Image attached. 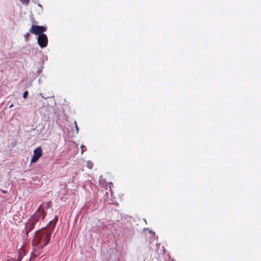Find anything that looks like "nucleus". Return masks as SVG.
Returning a JSON list of instances; mask_svg holds the SVG:
<instances>
[{
    "label": "nucleus",
    "instance_id": "f257e3e1",
    "mask_svg": "<svg viewBox=\"0 0 261 261\" xmlns=\"http://www.w3.org/2000/svg\"><path fill=\"white\" fill-rule=\"evenodd\" d=\"M52 231V229H42L36 232L32 241L33 251L36 256L39 255L43 248L48 244Z\"/></svg>",
    "mask_w": 261,
    "mask_h": 261
},
{
    "label": "nucleus",
    "instance_id": "f03ea898",
    "mask_svg": "<svg viewBox=\"0 0 261 261\" xmlns=\"http://www.w3.org/2000/svg\"><path fill=\"white\" fill-rule=\"evenodd\" d=\"M46 31V28L43 26L32 25L29 30L30 33L35 34L36 35H40L43 34Z\"/></svg>",
    "mask_w": 261,
    "mask_h": 261
},
{
    "label": "nucleus",
    "instance_id": "7ed1b4c3",
    "mask_svg": "<svg viewBox=\"0 0 261 261\" xmlns=\"http://www.w3.org/2000/svg\"><path fill=\"white\" fill-rule=\"evenodd\" d=\"M45 217L44 211L42 206H40L34 214L31 217V219L36 220L37 222L40 218H44Z\"/></svg>",
    "mask_w": 261,
    "mask_h": 261
},
{
    "label": "nucleus",
    "instance_id": "20e7f679",
    "mask_svg": "<svg viewBox=\"0 0 261 261\" xmlns=\"http://www.w3.org/2000/svg\"><path fill=\"white\" fill-rule=\"evenodd\" d=\"M37 42L41 48H44L47 45L48 39L47 36L45 34H40L38 36Z\"/></svg>",
    "mask_w": 261,
    "mask_h": 261
},
{
    "label": "nucleus",
    "instance_id": "39448f33",
    "mask_svg": "<svg viewBox=\"0 0 261 261\" xmlns=\"http://www.w3.org/2000/svg\"><path fill=\"white\" fill-rule=\"evenodd\" d=\"M42 155V150L41 147H38L34 149L33 151V156L31 161V163H36Z\"/></svg>",
    "mask_w": 261,
    "mask_h": 261
},
{
    "label": "nucleus",
    "instance_id": "423d86ee",
    "mask_svg": "<svg viewBox=\"0 0 261 261\" xmlns=\"http://www.w3.org/2000/svg\"><path fill=\"white\" fill-rule=\"evenodd\" d=\"M37 223L36 220L30 218L25 225V233L28 236V233L34 228L35 224Z\"/></svg>",
    "mask_w": 261,
    "mask_h": 261
},
{
    "label": "nucleus",
    "instance_id": "0eeeda50",
    "mask_svg": "<svg viewBox=\"0 0 261 261\" xmlns=\"http://www.w3.org/2000/svg\"><path fill=\"white\" fill-rule=\"evenodd\" d=\"M94 166L93 163L91 161H88L87 162L86 166L87 168H88L89 169H92L93 167Z\"/></svg>",
    "mask_w": 261,
    "mask_h": 261
},
{
    "label": "nucleus",
    "instance_id": "6e6552de",
    "mask_svg": "<svg viewBox=\"0 0 261 261\" xmlns=\"http://www.w3.org/2000/svg\"><path fill=\"white\" fill-rule=\"evenodd\" d=\"M81 148L82 153H83V152H85L87 150V147L84 145H81Z\"/></svg>",
    "mask_w": 261,
    "mask_h": 261
},
{
    "label": "nucleus",
    "instance_id": "1a4fd4ad",
    "mask_svg": "<svg viewBox=\"0 0 261 261\" xmlns=\"http://www.w3.org/2000/svg\"><path fill=\"white\" fill-rule=\"evenodd\" d=\"M22 4L28 6L30 0H19Z\"/></svg>",
    "mask_w": 261,
    "mask_h": 261
},
{
    "label": "nucleus",
    "instance_id": "9d476101",
    "mask_svg": "<svg viewBox=\"0 0 261 261\" xmlns=\"http://www.w3.org/2000/svg\"><path fill=\"white\" fill-rule=\"evenodd\" d=\"M29 37H30L29 33H27L26 34L24 35V39H25V40L26 42H27L29 40Z\"/></svg>",
    "mask_w": 261,
    "mask_h": 261
},
{
    "label": "nucleus",
    "instance_id": "9b49d317",
    "mask_svg": "<svg viewBox=\"0 0 261 261\" xmlns=\"http://www.w3.org/2000/svg\"><path fill=\"white\" fill-rule=\"evenodd\" d=\"M28 96V91H25V92H24V93L23 94V97L24 98H27Z\"/></svg>",
    "mask_w": 261,
    "mask_h": 261
},
{
    "label": "nucleus",
    "instance_id": "f8f14e48",
    "mask_svg": "<svg viewBox=\"0 0 261 261\" xmlns=\"http://www.w3.org/2000/svg\"><path fill=\"white\" fill-rule=\"evenodd\" d=\"M75 129H76V133H77L78 132H79V128L77 127V125L75 126Z\"/></svg>",
    "mask_w": 261,
    "mask_h": 261
},
{
    "label": "nucleus",
    "instance_id": "ddd939ff",
    "mask_svg": "<svg viewBox=\"0 0 261 261\" xmlns=\"http://www.w3.org/2000/svg\"><path fill=\"white\" fill-rule=\"evenodd\" d=\"M74 124L75 125V126H76V125H77V123H76V121H74Z\"/></svg>",
    "mask_w": 261,
    "mask_h": 261
},
{
    "label": "nucleus",
    "instance_id": "4468645a",
    "mask_svg": "<svg viewBox=\"0 0 261 261\" xmlns=\"http://www.w3.org/2000/svg\"><path fill=\"white\" fill-rule=\"evenodd\" d=\"M13 107V104H11L10 106V108H12Z\"/></svg>",
    "mask_w": 261,
    "mask_h": 261
},
{
    "label": "nucleus",
    "instance_id": "2eb2a0df",
    "mask_svg": "<svg viewBox=\"0 0 261 261\" xmlns=\"http://www.w3.org/2000/svg\"><path fill=\"white\" fill-rule=\"evenodd\" d=\"M2 192H3V193H7V192H6V191H2Z\"/></svg>",
    "mask_w": 261,
    "mask_h": 261
},
{
    "label": "nucleus",
    "instance_id": "dca6fc26",
    "mask_svg": "<svg viewBox=\"0 0 261 261\" xmlns=\"http://www.w3.org/2000/svg\"><path fill=\"white\" fill-rule=\"evenodd\" d=\"M40 95H41V96L42 97V98H45L44 96H42V94H41Z\"/></svg>",
    "mask_w": 261,
    "mask_h": 261
},
{
    "label": "nucleus",
    "instance_id": "f3484780",
    "mask_svg": "<svg viewBox=\"0 0 261 261\" xmlns=\"http://www.w3.org/2000/svg\"><path fill=\"white\" fill-rule=\"evenodd\" d=\"M58 218L57 217V218H56V221H57V220H58Z\"/></svg>",
    "mask_w": 261,
    "mask_h": 261
}]
</instances>
